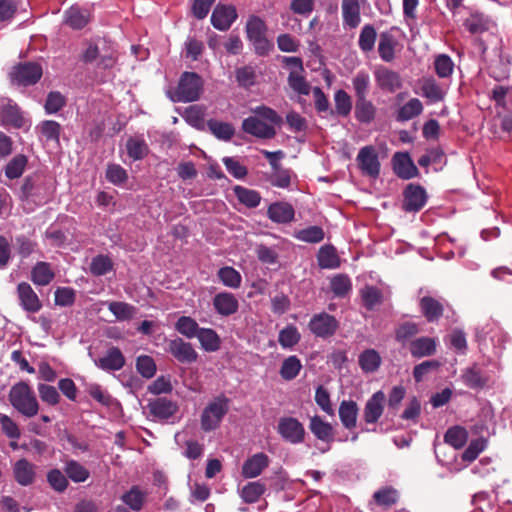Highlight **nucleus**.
<instances>
[{
  "instance_id": "obj_46",
  "label": "nucleus",
  "mask_w": 512,
  "mask_h": 512,
  "mask_svg": "<svg viewBox=\"0 0 512 512\" xmlns=\"http://www.w3.org/2000/svg\"><path fill=\"white\" fill-rule=\"evenodd\" d=\"M335 111L331 110L330 114L336 113L339 116L347 117L352 110V101L349 94L340 89L334 94Z\"/></svg>"
},
{
  "instance_id": "obj_18",
  "label": "nucleus",
  "mask_w": 512,
  "mask_h": 512,
  "mask_svg": "<svg viewBox=\"0 0 512 512\" xmlns=\"http://www.w3.org/2000/svg\"><path fill=\"white\" fill-rule=\"evenodd\" d=\"M267 217L277 224H288L294 220V207L285 201H277L267 208Z\"/></svg>"
},
{
  "instance_id": "obj_55",
  "label": "nucleus",
  "mask_w": 512,
  "mask_h": 512,
  "mask_svg": "<svg viewBox=\"0 0 512 512\" xmlns=\"http://www.w3.org/2000/svg\"><path fill=\"white\" fill-rule=\"evenodd\" d=\"M122 501L134 511H140L145 502V493L138 486H133L121 497Z\"/></svg>"
},
{
  "instance_id": "obj_39",
  "label": "nucleus",
  "mask_w": 512,
  "mask_h": 512,
  "mask_svg": "<svg viewBox=\"0 0 512 512\" xmlns=\"http://www.w3.org/2000/svg\"><path fill=\"white\" fill-rule=\"evenodd\" d=\"M233 191L238 201L248 208H256L261 202V195L256 190L237 185Z\"/></svg>"
},
{
  "instance_id": "obj_57",
  "label": "nucleus",
  "mask_w": 512,
  "mask_h": 512,
  "mask_svg": "<svg viewBox=\"0 0 512 512\" xmlns=\"http://www.w3.org/2000/svg\"><path fill=\"white\" fill-rule=\"evenodd\" d=\"M301 336L298 329L288 325L279 332L278 341L283 348H292L300 341Z\"/></svg>"
},
{
  "instance_id": "obj_24",
  "label": "nucleus",
  "mask_w": 512,
  "mask_h": 512,
  "mask_svg": "<svg viewBox=\"0 0 512 512\" xmlns=\"http://www.w3.org/2000/svg\"><path fill=\"white\" fill-rule=\"evenodd\" d=\"M341 9L344 25L350 29L358 27L361 22L359 0H342Z\"/></svg>"
},
{
  "instance_id": "obj_35",
  "label": "nucleus",
  "mask_w": 512,
  "mask_h": 512,
  "mask_svg": "<svg viewBox=\"0 0 512 512\" xmlns=\"http://www.w3.org/2000/svg\"><path fill=\"white\" fill-rule=\"evenodd\" d=\"M358 363L363 372L373 373L379 369L381 357L376 350L366 349L360 353Z\"/></svg>"
},
{
  "instance_id": "obj_32",
  "label": "nucleus",
  "mask_w": 512,
  "mask_h": 512,
  "mask_svg": "<svg viewBox=\"0 0 512 512\" xmlns=\"http://www.w3.org/2000/svg\"><path fill=\"white\" fill-rule=\"evenodd\" d=\"M422 96L435 103L444 99L445 92L432 77L422 78L420 81Z\"/></svg>"
},
{
  "instance_id": "obj_8",
  "label": "nucleus",
  "mask_w": 512,
  "mask_h": 512,
  "mask_svg": "<svg viewBox=\"0 0 512 512\" xmlns=\"http://www.w3.org/2000/svg\"><path fill=\"white\" fill-rule=\"evenodd\" d=\"M277 431L285 441L291 444L302 443L305 439L304 426L294 417H281L278 421Z\"/></svg>"
},
{
  "instance_id": "obj_14",
  "label": "nucleus",
  "mask_w": 512,
  "mask_h": 512,
  "mask_svg": "<svg viewBox=\"0 0 512 512\" xmlns=\"http://www.w3.org/2000/svg\"><path fill=\"white\" fill-rule=\"evenodd\" d=\"M386 401L385 393L381 390L375 392L366 402L363 410V420L366 424H375L384 412Z\"/></svg>"
},
{
  "instance_id": "obj_5",
  "label": "nucleus",
  "mask_w": 512,
  "mask_h": 512,
  "mask_svg": "<svg viewBox=\"0 0 512 512\" xmlns=\"http://www.w3.org/2000/svg\"><path fill=\"white\" fill-rule=\"evenodd\" d=\"M42 74L41 65L35 62H24L15 65L9 76L14 85L31 86L41 79Z\"/></svg>"
},
{
  "instance_id": "obj_25",
  "label": "nucleus",
  "mask_w": 512,
  "mask_h": 512,
  "mask_svg": "<svg viewBox=\"0 0 512 512\" xmlns=\"http://www.w3.org/2000/svg\"><path fill=\"white\" fill-rule=\"evenodd\" d=\"M309 429L317 439L323 442L330 443L334 440V429L332 425L325 422L318 415L310 418Z\"/></svg>"
},
{
  "instance_id": "obj_6",
  "label": "nucleus",
  "mask_w": 512,
  "mask_h": 512,
  "mask_svg": "<svg viewBox=\"0 0 512 512\" xmlns=\"http://www.w3.org/2000/svg\"><path fill=\"white\" fill-rule=\"evenodd\" d=\"M146 409L148 418L154 421H167L173 417L179 410L177 402L166 397H157L149 399Z\"/></svg>"
},
{
  "instance_id": "obj_44",
  "label": "nucleus",
  "mask_w": 512,
  "mask_h": 512,
  "mask_svg": "<svg viewBox=\"0 0 512 512\" xmlns=\"http://www.w3.org/2000/svg\"><path fill=\"white\" fill-rule=\"evenodd\" d=\"M64 471L67 477L76 483L85 482L90 476L89 470L76 460L67 461Z\"/></svg>"
},
{
  "instance_id": "obj_40",
  "label": "nucleus",
  "mask_w": 512,
  "mask_h": 512,
  "mask_svg": "<svg viewBox=\"0 0 512 512\" xmlns=\"http://www.w3.org/2000/svg\"><path fill=\"white\" fill-rule=\"evenodd\" d=\"M318 264L324 269H334L340 264L339 257L332 245H325L319 249L317 255Z\"/></svg>"
},
{
  "instance_id": "obj_22",
  "label": "nucleus",
  "mask_w": 512,
  "mask_h": 512,
  "mask_svg": "<svg viewBox=\"0 0 512 512\" xmlns=\"http://www.w3.org/2000/svg\"><path fill=\"white\" fill-rule=\"evenodd\" d=\"M213 306L219 315L227 317L238 311L239 302L232 293L221 292L214 296Z\"/></svg>"
},
{
  "instance_id": "obj_59",
  "label": "nucleus",
  "mask_w": 512,
  "mask_h": 512,
  "mask_svg": "<svg viewBox=\"0 0 512 512\" xmlns=\"http://www.w3.org/2000/svg\"><path fill=\"white\" fill-rule=\"evenodd\" d=\"M324 231L320 226H310L295 233V237L307 243H319L324 239Z\"/></svg>"
},
{
  "instance_id": "obj_61",
  "label": "nucleus",
  "mask_w": 512,
  "mask_h": 512,
  "mask_svg": "<svg viewBox=\"0 0 512 512\" xmlns=\"http://www.w3.org/2000/svg\"><path fill=\"white\" fill-rule=\"evenodd\" d=\"M14 246L21 258H27L37 249V242L25 235L15 237Z\"/></svg>"
},
{
  "instance_id": "obj_20",
  "label": "nucleus",
  "mask_w": 512,
  "mask_h": 512,
  "mask_svg": "<svg viewBox=\"0 0 512 512\" xmlns=\"http://www.w3.org/2000/svg\"><path fill=\"white\" fill-rule=\"evenodd\" d=\"M126 360L122 351L115 346L110 347L103 357L95 360V365L104 371H119L125 366Z\"/></svg>"
},
{
  "instance_id": "obj_42",
  "label": "nucleus",
  "mask_w": 512,
  "mask_h": 512,
  "mask_svg": "<svg viewBox=\"0 0 512 512\" xmlns=\"http://www.w3.org/2000/svg\"><path fill=\"white\" fill-rule=\"evenodd\" d=\"M37 129L47 142H54L59 145L62 128L58 122L54 120H44L37 126Z\"/></svg>"
},
{
  "instance_id": "obj_30",
  "label": "nucleus",
  "mask_w": 512,
  "mask_h": 512,
  "mask_svg": "<svg viewBox=\"0 0 512 512\" xmlns=\"http://www.w3.org/2000/svg\"><path fill=\"white\" fill-rule=\"evenodd\" d=\"M436 351V342L430 337H420L410 344V353L414 358L431 356Z\"/></svg>"
},
{
  "instance_id": "obj_37",
  "label": "nucleus",
  "mask_w": 512,
  "mask_h": 512,
  "mask_svg": "<svg viewBox=\"0 0 512 512\" xmlns=\"http://www.w3.org/2000/svg\"><path fill=\"white\" fill-rule=\"evenodd\" d=\"M89 22V13L79 7H70L65 12V23L73 29H82Z\"/></svg>"
},
{
  "instance_id": "obj_49",
  "label": "nucleus",
  "mask_w": 512,
  "mask_h": 512,
  "mask_svg": "<svg viewBox=\"0 0 512 512\" xmlns=\"http://www.w3.org/2000/svg\"><path fill=\"white\" fill-rule=\"evenodd\" d=\"M376 38L377 32L374 26L371 24L364 25L358 39L359 48L365 53L371 52L374 49Z\"/></svg>"
},
{
  "instance_id": "obj_17",
  "label": "nucleus",
  "mask_w": 512,
  "mask_h": 512,
  "mask_svg": "<svg viewBox=\"0 0 512 512\" xmlns=\"http://www.w3.org/2000/svg\"><path fill=\"white\" fill-rule=\"evenodd\" d=\"M237 18L235 7L231 5H217L211 15V23L220 31L228 30Z\"/></svg>"
},
{
  "instance_id": "obj_62",
  "label": "nucleus",
  "mask_w": 512,
  "mask_h": 512,
  "mask_svg": "<svg viewBox=\"0 0 512 512\" xmlns=\"http://www.w3.org/2000/svg\"><path fill=\"white\" fill-rule=\"evenodd\" d=\"M373 499L377 505L389 507L398 501V493L392 487H384L373 494Z\"/></svg>"
},
{
  "instance_id": "obj_36",
  "label": "nucleus",
  "mask_w": 512,
  "mask_h": 512,
  "mask_svg": "<svg viewBox=\"0 0 512 512\" xmlns=\"http://www.w3.org/2000/svg\"><path fill=\"white\" fill-rule=\"evenodd\" d=\"M302 369V363L296 355L285 358L279 370L281 378L285 381L295 379Z\"/></svg>"
},
{
  "instance_id": "obj_38",
  "label": "nucleus",
  "mask_w": 512,
  "mask_h": 512,
  "mask_svg": "<svg viewBox=\"0 0 512 512\" xmlns=\"http://www.w3.org/2000/svg\"><path fill=\"white\" fill-rule=\"evenodd\" d=\"M360 296L363 306L369 311H372L383 302V294L381 290L375 286L366 285L360 290Z\"/></svg>"
},
{
  "instance_id": "obj_3",
  "label": "nucleus",
  "mask_w": 512,
  "mask_h": 512,
  "mask_svg": "<svg viewBox=\"0 0 512 512\" xmlns=\"http://www.w3.org/2000/svg\"><path fill=\"white\" fill-rule=\"evenodd\" d=\"M228 404V398L219 396L205 407L201 415V428L203 431L209 432L219 427L223 417L229 410Z\"/></svg>"
},
{
  "instance_id": "obj_58",
  "label": "nucleus",
  "mask_w": 512,
  "mask_h": 512,
  "mask_svg": "<svg viewBox=\"0 0 512 512\" xmlns=\"http://www.w3.org/2000/svg\"><path fill=\"white\" fill-rule=\"evenodd\" d=\"M136 370L144 378H152L157 371L156 363L151 356L140 355L136 359Z\"/></svg>"
},
{
  "instance_id": "obj_43",
  "label": "nucleus",
  "mask_w": 512,
  "mask_h": 512,
  "mask_svg": "<svg viewBox=\"0 0 512 512\" xmlns=\"http://www.w3.org/2000/svg\"><path fill=\"white\" fill-rule=\"evenodd\" d=\"M108 309L119 321L131 320L136 314V308L133 305L121 301L109 302Z\"/></svg>"
},
{
  "instance_id": "obj_26",
  "label": "nucleus",
  "mask_w": 512,
  "mask_h": 512,
  "mask_svg": "<svg viewBox=\"0 0 512 512\" xmlns=\"http://www.w3.org/2000/svg\"><path fill=\"white\" fill-rule=\"evenodd\" d=\"M422 315L428 322L437 321L444 312L443 305L433 297L424 296L419 301Z\"/></svg>"
},
{
  "instance_id": "obj_7",
  "label": "nucleus",
  "mask_w": 512,
  "mask_h": 512,
  "mask_svg": "<svg viewBox=\"0 0 512 512\" xmlns=\"http://www.w3.org/2000/svg\"><path fill=\"white\" fill-rule=\"evenodd\" d=\"M308 327L316 337L327 339L336 333L339 322L333 315L322 312L312 316Z\"/></svg>"
},
{
  "instance_id": "obj_47",
  "label": "nucleus",
  "mask_w": 512,
  "mask_h": 512,
  "mask_svg": "<svg viewBox=\"0 0 512 512\" xmlns=\"http://www.w3.org/2000/svg\"><path fill=\"white\" fill-rule=\"evenodd\" d=\"M266 486L260 481L249 482L241 490V498L245 503H255L265 493Z\"/></svg>"
},
{
  "instance_id": "obj_54",
  "label": "nucleus",
  "mask_w": 512,
  "mask_h": 512,
  "mask_svg": "<svg viewBox=\"0 0 512 512\" xmlns=\"http://www.w3.org/2000/svg\"><path fill=\"white\" fill-rule=\"evenodd\" d=\"M423 110L421 101L417 98L409 100L398 111L396 119L398 121H408L418 116Z\"/></svg>"
},
{
  "instance_id": "obj_34",
  "label": "nucleus",
  "mask_w": 512,
  "mask_h": 512,
  "mask_svg": "<svg viewBox=\"0 0 512 512\" xmlns=\"http://www.w3.org/2000/svg\"><path fill=\"white\" fill-rule=\"evenodd\" d=\"M461 378L463 383L471 389H482L487 384V378L483 376L481 369L476 364L466 368Z\"/></svg>"
},
{
  "instance_id": "obj_12",
  "label": "nucleus",
  "mask_w": 512,
  "mask_h": 512,
  "mask_svg": "<svg viewBox=\"0 0 512 512\" xmlns=\"http://www.w3.org/2000/svg\"><path fill=\"white\" fill-rule=\"evenodd\" d=\"M463 10L464 12L456 20L463 21V25L470 33L481 34L489 29L490 20L482 13L473 12L467 7H464Z\"/></svg>"
},
{
  "instance_id": "obj_29",
  "label": "nucleus",
  "mask_w": 512,
  "mask_h": 512,
  "mask_svg": "<svg viewBox=\"0 0 512 512\" xmlns=\"http://www.w3.org/2000/svg\"><path fill=\"white\" fill-rule=\"evenodd\" d=\"M397 40L390 31H385L380 34L378 53L380 58L385 62H391L395 58V47Z\"/></svg>"
},
{
  "instance_id": "obj_50",
  "label": "nucleus",
  "mask_w": 512,
  "mask_h": 512,
  "mask_svg": "<svg viewBox=\"0 0 512 512\" xmlns=\"http://www.w3.org/2000/svg\"><path fill=\"white\" fill-rule=\"evenodd\" d=\"M330 288L335 297L344 298L352 289L350 278L345 274H338L330 280Z\"/></svg>"
},
{
  "instance_id": "obj_16",
  "label": "nucleus",
  "mask_w": 512,
  "mask_h": 512,
  "mask_svg": "<svg viewBox=\"0 0 512 512\" xmlns=\"http://www.w3.org/2000/svg\"><path fill=\"white\" fill-rule=\"evenodd\" d=\"M392 165L394 173L401 179L418 176V169L407 152H396L392 157Z\"/></svg>"
},
{
  "instance_id": "obj_60",
  "label": "nucleus",
  "mask_w": 512,
  "mask_h": 512,
  "mask_svg": "<svg viewBox=\"0 0 512 512\" xmlns=\"http://www.w3.org/2000/svg\"><path fill=\"white\" fill-rule=\"evenodd\" d=\"M252 111L256 117H258L262 121L265 120L266 123L272 125L273 127L280 126L283 123L282 117L274 109L268 106H257Z\"/></svg>"
},
{
  "instance_id": "obj_21",
  "label": "nucleus",
  "mask_w": 512,
  "mask_h": 512,
  "mask_svg": "<svg viewBox=\"0 0 512 512\" xmlns=\"http://www.w3.org/2000/svg\"><path fill=\"white\" fill-rule=\"evenodd\" d=\"M375 80L380 89L389 93L395 92L402 86L400 75L386 67H380L375 71Z\"/></svg>"
},
{
  "instance_id": "obj_9",
  "label": "nucleus",
  "mask_w": 512,
  "mask_h": 512,
  "mask_svg": "<svg viewBox=\"0 0 512 512\" xmlns=\"http://www.w3.org/2000/svg\"><path fill=\"white\" fill-rule=\"evenodd\" d=\"M358 166L362 173L374 179L380 174V162L378 154L373 146H365L357 155Z\"/></svg>"
},
{
  "instance_id": "obj_45",
  "label": "nucleus",
  "mask_w": 512,
  "mask_h": 512,
  "mask_svg": "<svg viewBox=\"0 0 512 512\" xmlns=\"http://www.w3.org/2000/svg\"><path fill=\"white\" fill-rule=\"evenodd\" d=\"M175 329L181 335L185 336L188 339H192L197 336L201 327H199L198 323L195 319L190 316H181L175 323Z\"/></svg>"
},
{
  "instance_id": "obj_56",
  "label": "nucleus",
  "mask_w": 512,
  "mask_h": 512,
  "mask_svg": "<svg viewBox=\"0 0 512 512\" xmlns=\"http://www.w3.org/2000/svg\"><path fill=\"white\" fill-rule=\"evenodd\" d=\"M185 121L198 130L205 129L204 110L197 105L185 109L183 115Z\"/></svg>"
},
{
  "instance_id": "obj_1",
  "label": "nucleus",
  "mask_w": 512,
  "mask_h": 512,
  "mask_svg": "<svg viewBox=\"0 0 512 512\" xmlns=\"http://www.w3.org/2000/svg\"><path fill=\"white\" fill-rule=\"evenodd\" d=\"M8 398L12 407L27 418H32L39 412L36 395L29 384L24 381H20L11 387Z\"/></svg>"
},
{
  "instance_id": "obj_48",
  "label": "nucleus",
  "mask_w": 512,
  "mask_h": 512,
  "mask_svg": "<svg viewBox=\"0 0 512 512\" xmlns=\"http://www.w3.org/2000/svg\"><path fill=\"white\" fill-rule=\"evenodd\" d=\"M27 163L28 159L25 155L17 154L7 163L5 167L6 177L11 180L21 177Z\"/></svg>"
},
{
  "instance_id": "obj_63",
  "label": "nucleus",
  "mask_w": 512,
  "mask_h": 512,
  "mask_svg": "<svg viewBox=\"0 0 512 512\" xmlns=\"http://www.w3.org/2000/svg\"><path fill=\"white\" fill-rule=\"evenodd\" d=\"M290 88L300 95H309L311 87L301 72L291 71L288 76Z\"/></svg>"
},
{
  "instance_id": "obj_19",
  "label": "nucleus",
  "mask_w": 512,
  "mask_h": 512,
  "mask_svg": "<svg viewBox=\"0 0 512 512\" xmlns=\"http://www.w3.org/2000/svg\"><path fill=\"white\" fill-rule=\"evenodd\" d=\"M17 294L22 308L30 313H36L42 308V303L27 282H21L17 286Z\"/></svg>"
},
{
  "instance_id": "obj_31",
  "label": "nucleus",
  "mask_w": 512,
  "mask_h": 512,
  "mask_svg": "<svg viewBox=\"0 0 512 512\" xmlns=\"http://www.w3.org/2000/svg\"><path fill=\"white\" fill-rule=\"evenodd\" d=\"M201 348L206 352H215L221 347V338L211 328H201L197 334Z\"/></svg>"
},
{
  "instance_id": "obj_2",
  "label": "nucleus",
  "mask_w": 512,
  "mask_h": 512,
  "mask_svg": "<svg viewBox=\"0 0 512 512\" xmlns=\"http://www.w3.org/2000/svg\"><path fill=\"white\" fill-rule=\"evenodd\" d=\"M266 24L258 16H251L246 24V34L249 41L253 44L255 53L259 56H265L273 48V44L266 38Z\"/></svg>"
},
{
  "instance_id": "obj_11",
  "label": "nucleus",
  "mask_w": 512,
  "mask_h": 512,
  "mask_svg": "<svg viewBox=\"0 0 512 512\" xmlns=\"http://www.w3.org/2000/svg\"><path fill=\"white\" fill-rule=\"evenodd\" d=\"M402 208L406 212L420 211L427 201L425 189L420 185L408 184L403 192Z\"/></svg>"
},
{
  "instance_id": "obj_41",
  "label": "nucleus",
  "mask_w": 512,
  "mask_h": 512,
  "mask_svg": "<svg viewBox=\"0 0 512 512\" xmlns=\"http://www.w3.org/2000/svg\"><path fill=\"white\" fill-rule=\"evenodd\" d=\"M207 126L210 132L219 140L229 141L235 134L233 125L227 122L210 119L207 121Z\"/></svg>"
},
{
  "instance_id": "obj_13",
  "label": "nucleus",
  "mask_w": 512,
  "mask_h": 512,
  "mask_svg": "<svg viewBox=\"0 0 512 512\" xmlns=\"http://www.w3.org/2000/svg\"><path fill=\"white\" fill-rule=\"evenodd\" d=\"M242 130L260 139H272L276 135V129L256 116H250L243 120Z\"/></svg>"
},
{
  "instance_id": "obj_33",
  "label": "nucleus",
  "mask_w": 512,
  "mask_h": 512,
  "mask_svg": "<svg viewBox=\"0 0 512 512\" xmlns=\"http://www.w3.org/2000/svg\"><path fill=\"white\" fill-rule=\"evenodd\" d=\"M354 113L360 123L369 124L375 119L376 107L367 98L356 99Z\"/></svg>"
},
{
  "instance_id": "obj_51",
  "label": "nucleus",
  "mask_w": 512,
  "mask_h": 512,
  "mask_svg": "<svg viewBox=\"0 0 512 512\" xmlns=\"http://www.w3.org/2000/svg\"><path fill=\"white\" fill-rule=\"evenodd\" d=\"M127 154L133 160H141L147 156L149 148L144 139L131 137L126 142Z\"/></svg>"
},
{
  "instance_id": "obj_52",
  "label": "nucleus",
  "mask_w": 512,
  "mask_h": 512,
  "mask_svg": "<svg viewBox=\"0 0 512 512\" xmlns=\"http://www.w3.org/2000/svg\"><path fill=\"white\" fill-rule=\"evenodd\" d=\"M217 276L224 286L236 289L241 285L240 273L231 266H225L218 270Z\"/></svg>"
},
{
  "instance_id": "obj_10",
  "label": "nucleus",
  "mask_w": 512,
  "mask_h": 512,
  "mask_svg": "<svg viewBox=\"0 0 512 512\" xmlns=\"http://www.w3.org/2000/svg\"><path fill=\"white\" fill-rule=\"evenodd\" d=\"M167 351L180 363L191 364L198 359L193 345L179 337L168 342Z\"/></svg>"
},
{
  "instance_id": "obj_27",
  "label": "nucleus",
  "mask_w": 512,
  "mask_h": 512,
  "mask_svg": "<svg viewBox=\"0 0 512 512\" xmlns=\"http://www.w3.org/2000/svg\"><path fill=\"white\" fill-rule=\"evenodd\" d=\"M54 277L55 273L48 262L39 261L32 267L30 279L37 286L50 284Z\"/></svg>"
},
{
  "instance_id": "obj_53",
  "label": "nucleus",
  "mask_w": 512,
  "mask_h": 512,
  "mask_svg": "<svg viewBox=\"0 0 512 512\" xmlns=\"http://www.w3.org/2000/svg\"><path fill=\"white\" fill-rule=\"evenodd\" d=\"M352 85L356 99L367 98L370 88L369 74L364 70L357 72L352 79Z\"/></svg>"
},
{
  "instance_id": "obj_4",
  "label": "nucleus",
  "mask_w": 512,
  "mask_h": 512,
  "mask_svg": "<svg viewBox=\"0 0 512 512\" xmlns=\"http://www.w3.org/2000/svg\"><path fill=\"white\" fill-rule=\"evenodd\" d=\"M203 90L202 78L195 72H184L175 91L176 101L193 102L199 99Z\"/></svg>"
},
{
  "instance_id": "obj_64",
  "label": "nucleus",
  "mask_w": 512,
  "mask_h": 512,
  "mask_svg": "<svg viewBox=\"0 0 512 512\" xmlns=\"http://www.w3.org/2000/svg\"><path fill=\"white\" fill-rule=\"evenodd\" d=\"M113 269L112 260L105 255H97L94 257L90 264V272L94 276H103Z\"/></svg>"
},
{
  "instance_id": "obj_15",
  "label": "nucleus",
  "mask_w": 512,
  "mask_h": 512,
  "mask_svg": "<svg viewBox=\"0 0 512 512\" xmlns=\"http://www.w3.org/2000/svg\"><path fill=\"white\" fill-rule=\"evenodd\" d=\"M12 471L15 481L21 486H30L36 481L37 466L26 458L17 460L12 467Z\"/></svg>"
},
{
  "instance_id": "obj_28",
  "label": "nucleus",
  "mask_w": 512,
  "mask_h": 512,
  "mask_svg": "<svg viewBox=\"0 0 512 512\" xmlns=\"http://www.w3.org/2000/svg\"><path fill=\"white\" fill-rule=\"evenodd\" d=\"M358 405L353 400H343L339 406V418L346 429H353L357 424Z\"/></svg>"
},
{
  "instance_id": "obj_23",
  "label": "nucleus",
  "mask_w": 512,
  "mask_h": 512,
  "mask_svg": "<svg viewBox=\"0 0 512 512\" xmlns=\"http://www.w3.org/2000/svg\"><path fill=\"white\" fill-rule=\"evenodd\" d=\"M269 465V458L265 453H256L249 457L242 466V476L246 479L259 476Z\"/></svg>"
}]
</instances>
